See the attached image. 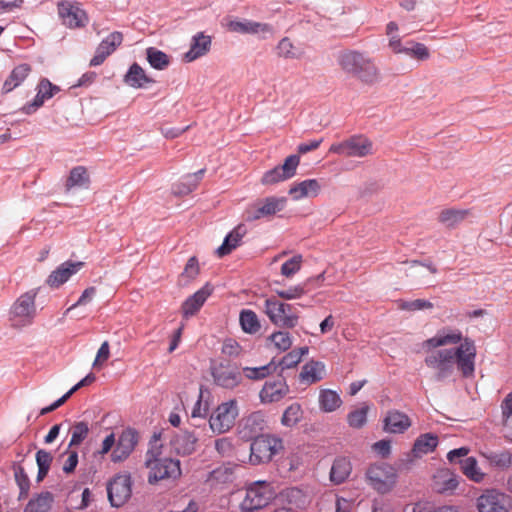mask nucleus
Instances as JSON below:
<instances>
[{"mask_svg": "<svg viewBox=\"0 0 512 512\" xmlns=\"http://www.w3.org/2000/svg\"><path fill=\"white\" fill-rule=\"evenodd\" d=\"M476 507L478 512H508L509 502L504 493L487 489L477 498Z\"/></svg>", "mask_w": 512, "mask_h": 512, "instance_id": "obj_15", "label": "nucleus"}, {"mask_svg": "<svg viewBox=\"0 0 512 512\" xmlns=\"http://www.w3.org/2000/svg\"><path fill=\"white\" fill-rule=\"evenodd\" d=\"M458 484V476L447 468L437 470L433 476V489L440 494L452 493Z\"/></svg>", "mask_w": 512, "mask_h": 512, "instance_id": "obj_22", "label": "nucleus"}, {"mask_svg": "<svg viewBox=\"0 0 512 512\" xmlns=\"http://www.w3.org/2000/svg\"><path fill=\"white\" fill-rule=\"evenodd\" d=\"M276 370L273 362L260 367H245L243 371L245 376L251 380H261L272 374Z\"/></svg>", "mask_w": 512, "mask_h": 512, "instance_id": "obj_51", "label": "nucleus"}, {"mask_svg": "<svg viewBox=\"0 0 512 512\" xmlns=\"http://www.w3.org/2000/svg\"><path fill=\"white\" fill-rule=\"evenodd\" d=\"M266 419L262 412H253L240 423L237 433L241 440L252 441L250 448H283L282 439L271 433H264Z\"/></svg>", "mask_w": 512, "mask_h": 512, "instance_id": "obj_2", "label": "nucleus"}, {"mask_svg": "<svg viewBox=\"0 0 512 512\" xmlns=\"http://www.w3.org/2000/svg\"><path fill=\"white\" fill-rule=\"evenodd\" d=\"M275 491L270 482L258 480L246 487V495L240 503L241 512H254L266 507L274 498Z\"/></svg>", "mask_w": 512, "mask_h": 512, "instance_id": "obj_5", "label": "nucleus"}, {"mask_svg": "<svg viewBox=\"0 0 512 512\" xmlns=\"http://www.w3.org/2000/svg\"><path fill=\"white\" fill-rule=\"evenodd\" d=\"M321 191V185L317 179H307L294 184L289 189V195L298 201L306 197H316Z\"/></svg>", "mask_w": 512, "mask_h": 512, "instance_id": "obj_28", "label": "nucleus"}, {"mask_svg": "<svg viewBox=\"0 0 512 512\" xmlns=\"http://www.w3.org/2000/svg\"><path fill=\"white\" fill-rule=\"evenodd\" d=\"M247 229L244 224L237 225L224 239L222 245L217 249L219 257L230 254L240 246L242 238L246 235Z\"/></svg>", "mask_w": 512, "mask_h": 512, "instance_id": "obj_32", "label": "nucleus"}, {"mask_svg": "<svg viewBox=\"0 0 512 512\" xmlns=\"http://www.w3.org/2000/svg\"><path fill=\"white\" fill-rule=\"evenodd\" d=\"M366 477L373 489L381 494L390 492L398 479L396 468L387 464L371 465L366 472Z\"/></svg>", "mask_w": 512, "mask_h": 512, "instance_id": "obj_11", "label": "nucleus"}, {"mask_svg": "<svg viewBox=\"0 0 512 512\" xmlns=\"http://www.w3.org/2000/svg\"><path fill=\"white\" fill-rule=\"evenodd\" d=\"M351 469V463L347 458L335 459L330 471V480L335 484L343 483L350 475Z\"/></svg>", "mask_w": 512, "mask_h": 512, "instance_id": "obj_38", "label": "nucleus"}, {"mask_svg": "<svg viewBox=\"0 0 512 512\" xmlns=\"http://www.w3.org/2000/svg\"><path fill=\"white\" fill-rule=\"evenodd\" d=\"M299 163L300 157L298 155L288 156L282 165L266 171L261 178V183L263 185H274L292 178L296 174Z\"/></svg>", "mask_w": 512, "mask_h": 512, "instance_id": "obj_14", "label": "nucleus"}, {"mask_svg": "<svg viewBox=\"0 0 512 512\" xmlns=\"http://www.w3.org/2000/svg\"><path fill=\"white\" fill-rule=\"evenodd\" d=\"M155 450H148L145 464L149 469L148 482L157 483L165 478H176L180 475V462L171 458H160Z\"/></svg>", "mask_w": 512, "mask_h": 512, "instance_id": "obj_7", "label": "nucleus"}, {"mask_svg": "<svg viewBox=\"0 0 512 512\" xmlns=\"http://www.w3.org/2000/svg\"><path fill=\"white\" fill-rule=\"evenodd\" d=\"M429 450H409L395 463L398 470L410 469L414 462L426 454Z\"/></svg>", "mask_w": 512, "mask_h": 512, "instance_id": "obj_53", "label": "nucleus"}, {"mask_svg": "<svg viewBox=\"0 0 512 512\" xmlns=\"http://www.w3.org/2000/svg\"><path fill=\"white\" fill-rule=\"evenodd\" d=\"M124 82L132 88L140 89L155 81L146 74L138 63H133L124 76Z\"/></svg>", "mask_w": 512, "mask_h": 512, "instance_id": "obj_34", "label": "nucleus"}, {"mask_svg": "<svg viewBox=\"0 0 512 512\" xmlns=\"http://www.w3.org/2000/svg\"><path fill=\"white\" fill-rule=\"evenodd\" d=\"M438 445V436L433 433H425L420 435L412 448H436Z\"/></svg>", "mask_w": 512, "mask_h": 512, "instance_id": "obj_60", "label": "nucleus"}, {"mask_svg": "<svg viewBox=\"0 0 512 512\" xmlns=\"http://www.w3.org/2000/svg\"><path fill=\"white\" fill-rule=\"evenodd\" d=\"M302 262L303 258L301 255L293 256L282 264L281 274L287 278L292 277L301 269Z\"/></svg>", "mask_w": 512, "mask_h": 512, "instance_id": "obj_57", "label": "nucleus"}, {"mask_svg": "<svg viewBox=\"0 0 512 512\" xmlns=\"http://www.w3.org/2000/svg\"><path fill=\"white\" fill-rule=\"evenodd\" d=\"M32 71L31 65L22 63L13 68L9 76L3 83L2 92L9 93L19 87Z\"/></svg>", "mask_w": 512, "mask_h": 512, "instance_id": "obj_31", "label": "nucleus"}, {"mask_svg": "<svg viewBox=\"0 0 512 512\" xmlns=\"http://www.w3.org/2000/svg\"><path fill=\"white\" fill-rule=\"evenodd\" d=\"M369 407L363 405L361 408L350 412L347 416L348 424L353 428H361L367 421Z\"/></svg>", "mask_w": 512, "mask_h": 512, "instance_id": "obj_55", "label": "nucleus"}, {"mask_svg": "<svg viewBox=\"0 0 512 512\" xmlns=\"http://www.w3.org/2000/svg\"><path fill=\"white\" fill-rule=\"evenodd\" d=\"M107 494L111 506H123L132 495V479L128 473L115 475L107 484Z\"/></svg>", "mask_w": 512, "mask_h": 512, "instance_id": "obj_13", "label": "nucleus"}, {"mask_svg": "<svg viewBox=\"0 0 512 512\" xmlns=\"http://www.w3.org/2000/svg\"><path fill=\"white\" fill-rule=\"evenodd\" d=\"M433 303L425 299H415L412 301H400L398 307L401 310L417 311L423 309H432Z\"/></svg>", "mask_w": 512, "mask_h": 512, "instance_id": "obj_59", "label": "nucleus"}, {"mask_svg": "<svg viewBox=\"0 0 512 512\" xmlns=\"http://www.w3.org/2000/svg\"><path fill=\"white\" fill-rule=\"evenodd\" d=\"M288 393V386L283 379L268 381L261 389L259 396L262 403L280 401Z\"/></svg>", "mask_w": 512, "mask_h": 512, "instance_id": "obj_24", "label": "nucleus"}, {"mask_svg": "<svg viewBox=\"0 0 512 512\" xmlns=\"http://www.w3.org/2000/svg\"><path fill=\"white\" fill-rule=\"evenodd\" d=\"M110 357V345L108 341H104L96 354L93 362L94 368H100Z\"/></svg>", "mask_w": 512, "mask_h": 512, "instance_id": "obj_64", "label": "nucleus"}, {"mask_svg": "<svg viewBox=\"0 0 512 512\" xmlns=\"http://www.w3.org/2000/svg\"><path fill=\"white\" fill-rule=\"evenodd\" d=\"M319 403L323 411L332 412L340 407L342 401L335 391L325 389L320 392Z\"/></svg>", "mask_w": 512, "mask_h": 512, "instance_id": "obj_49", "label": "nucleus"}, {"mask_svg": "<svg viewBox=\"0 0 512 512\" xmlns=\"http://www.w3.org/2000/svg\"><path fill=\"white\" fill-rule=\"evenodd\" d=\"M404 512H461V509L456 505H442L435 507L426 503L418 502L406 506Z\"/></svg>", "mask_w": 512, "mask_h": 512, "instance_id": "obj_48", "label": "nucleus"}, {"mask_svg": "<svg viewBox=\"0 0 512 512\" xmlns=\"http://www.w3.org/2000/svg\"><path fill=\"white\" fill-rule=\"evenodd\" d=\"M212 39L210 36L199 32L193 36L190 49L185 53L184 59L187 62H192L204 55H206L211 48Z\"/></svg>", "mask_w": 512, "mask_h": 512, "instance_id": "obj_26", "label": "nucleus"}, {"mask_svg": "<svg viewBox=\"0 0 512 512\" xmlns=\"http://www.w3.org/2000/svg\"><path fill=\"white\" fill-rule=\"evenodd\" d=\"M280 497L288 511L304 509L309 503L308 495L298 487L286 488L281 492Z\"/></svg>", "mask_w": 512, "mask_h": 512, "instance_id": "obj_23", "label": "nucleus"}, {"mask_svg": "<svg viewBox=\"0 0 512 512\" xmlns=\"http://www.w3.org/2000/svg\"><path fill=\"white\" fill-rule=\"evenodd\" d=\"M53 496L50 492H42L37 497L30 499L24 512H50Z\"/></svg>", "mask_w": 512, "mask_h": 512, "instance_id": "obj_43", "label": "nucleus"}, {"mask_svg": "<svg viewBox=\"0 0 512 512\" xmlns=\"http://www.w3.org/2000/svg\"><path fill=\"white\" fill-rule=\"evenodd\" d=\"M287 199L285 197L269 196L258 199L250 204L244 211V218L248 222L262 218H270L285 209Z\"/></svg>", "mask_w": 512, "mask_h": 512, "instance_id": "obj_9", "label": "nucleus"}, {"mask_svg": "<svg viewBox=\"0 0 512 512\" xmlns=\"http://www.w3.org/2000/svg\"><path fill=\"white\" fill-rule=\"evenodd\" d=\"M242 347L234 339H226L222 345V353L228 357H237L241 354Z\"/></svg>", "mask_w": 512, "mask_h": 512, "instance_id": "obj_63", "label": "nucleus"}, {"mask_svg": "<svg viewBox=\"0 0 512 512\" xmlns=\"http://www.w3.org/2000/svg\"><path fill=\"white\" fill-rule=\"evenodd\" d=\"M475 356L474 342L465 339L456 349H433L427 353L424 362L433 370L435 380L440 382L452 376L455 365L464 377L471 376L474 372Z\"/></svg>", "mask_w": 512, "mask_h": 512, "instance_id": "obj_1", "label": "nucleus"}, {"mask_svg": "<svg viewBox=\"0 0 512 512\" xmlns=\"http://www.w3.org/2000/svg\"><path fill=\"white\" fill-rule=\"evenodd\" d=\"M39 289L34 288L21 294L9 311V320L14 328H23L33 323L37 314L35 299Z\"/></svg>", "mask_w": 512, "mask_h": 512, "instance_id": "obj_4", "label": "nucleus"}, {"mask_svg": "<svg viewBox=\"0 0 512 512\" xmlns=\"http://www.w3.org/2000/svg\"><path fill=\"white\" fill-rule=\"evenodd\" d=\"M60 91V88L52 84L48 79L43 78L37 85V94L32 102L26 103L22 107V111L25 114H32L38 110L46 100L52 98L55 94Z\"/></svg>", "mask_w": 512, "mask_h": 512, "instance_id": "obj_18", "label": "nucleus"}, {"mask_svg": "<svg viewBox=\"0 0 512 512\" xmlns=\"http://www.w3.org/2000/svg\"><path fill=\"white\" fill-rule=\"evenodd\" d=\"M277 295L286 300H293L302 297L305 294L303 285H296L285 290H276Z\"/></svg>", "mask_w": 512, "mask_h": 512, "instance_id": "obj_61", "label": "nucleus"}, {"mask_svg": "<svg viewBox=\"0 0 512 512\" xmlns=\"http://www.w3.org/2000/svg\"><path fill=\"white\" fill-rule=\"evenodd\" d=\"M470 450H449L447 458L450 462H454L458 458L465 457L460 460L461 470L463 474L474 482H481L484 473L481 472L478 463L474 457H467Z\"/></svg>", "mask_w": 512, "mask_h": 512, "instance_id": "obj_16", "label": "nucleus"}, {"mask_svg": "<svg viewBox=\"0 0 512 512\" xmlns=\"http://www.w3.org/2000/svg\"><path fill=\"white\" fill-rule=\"evenodd\" d=\"M404 54L418 61H426L431 56L430 51L426 45L412 40L405 43Z\"/></svg>", "mask_w": 512, "mask_h": 512, "instance_id": "obj_47", "label": "nucleus"}, {"mask_svg": "<svg viewBox=\"0 0 512 512\" xmlns=\"http://www.w3.org/2000/svg\"><path fill=\"white\" fill-rule=\"evenodd\" d=\"M239 415L236 400L223 402L216 407L209 418V425L214 433L222 434L229 431Z\"/></svg>", "mask_w": 512, "mask_h": 512, "instance_id": "obj_10", "label": "nucleus"}, {"mask_svg": "<svg viewBox=\"0 0 512 512\" xmlns=\"http://www.w3.org/2000/svg\"><path fill=\"white\" fill-rule=\"evenodd\" d=\"M96 380V377L93 373H89L86 377L80 380L76 385H74L67 393H65L61 398L56 400L51 405L44 407L40 411V415H46L60 406H62L76 391L80 388L92 384Z\"/></svg>", "mask_w": 512, "mask_h": 512, "instance_id": "obj_37", "label": "nucleus"}, {"mask_svg": "<svg viewBox=\"0 0 512 512\" xmlns=\"http://www.w3.org/2000/svg\"><path fill=\"white\" fill-rule=\"evenodd\" d=\"M329 153L362 158L374 154V145L366 136L354 135L344 141L332 144Z\"/></svg>", "mask_w": 512, "mask_h": 512, "instance_id": "obj_8", "label": "nucleus"}, {"mask_svg": "<svg viewBox=\"0 0 512 512\" xmlns=\"http://www.w3.org/2000/svg\"><path fill=\"white\" fill-rule=\"evenodd\" d=\"M324 375V363L320 361L311 360L302 367L300 379L305 383L312 384L322 380Z\"/></svg>", "mask_w": 512, "mask_h": 512, "instance_id": "obj_36", "label": "nucleus"}, {"mask_svg": "<svg viewBox=\"0 0 512 512\" xmlns=\"http://www.w3.org/2000/svg\"><path fill=\"white\" fill-rule=\"evenodd\" d=\"M482 455L491 466L498 469H506L512 464V456L509 450H484Z\"/></svg>", "mask_w": 512, "mask_h": 512, "instance_id": "obj_39", "label": "nucleus"}, {"mask_svg": "<svg viewBox=\"0 0 512 512\" xmlns=\"http://www.w3.org/2000/svg\"><path fill=\"white\" fill-rule=\"evenodd\" d=\"M61 23L69 29H81L89 23L87 12L77 1L62 0L57 3Z\"/></svg>", "mask_w": 512, "mask_h": 512, "instance_id": "obj_12", "label": "nucleus"}, {"mask_svg": "<svg viewBox=\"0 0 512 512\" xmlns=\"http://www.w3.org/2000/svg\"><path fill=\"white\" fill-rule=\"evenodd\" d=\"M462 340V333L458 330L443 329L434 337L427 339L423 347L427 349H436L441 346L457 344Z\"/></svg>", "mask_w": 512, "mask_h": 512, "instance_id": "obj_29", "label": "nucleus"}, {"mask_svg": "<svg viewBox=\"0 0 512 512\" xmlns=\"http://www.w3.org/2000/svg\"><path fill=\"white\" fill-rule=\"evenodd\" d=\"M338 63L345 73L364 84L373 85L381 79L379 68L365 53L353 50L343 52L338 57Z\"/></svg>", "mask_w": 512, "mask_h": 512, "instance_id": "obj_3", "label": "nucleus"}, {"mask_svg": "<svg viewBox=\"0 0 512 512\" xmlns=\"http://www.w3.org/2000/svg\"><path fill=\"white\" fill-rule=\"evenodd\" d=\"M90 183V176L84 166H76L70 170L65 187L69 191L74 187H87Z\"/></svg>", "mask_w": 512, "mask_h": 512, "instance_id": "obj_41", "label": "nucleus"}, {"mask_svg": "<svg viewBox=\"0 0 512 512\" xmlns=\"http://www.w3.org/2000/svg\"><path fill=\"white\" fill-rule=\"evenodd\" d=\"M246 452L248 462L251 465H261L271 462L282 450H242ZM246 455L243 456L241 462L245 463Z\"/></svg>", "mask_w": 512, "mask_h": 512, "instance_id": "obj_42", "label": "nucleus"}, {"mask_svg": "<svg viewBox=\"0 0 512 512\" xmlns=\"http://www.w3.org/2000/svg\"><path fill=\"white\" fill-rule=\"evenodd\" d=\"M264 312L274 325L282 328H294L299 321V312L294 306L274 297L265 300Z\"/></svg>", "mask_w": 512, "mask_h": 512, "instance_id": "obj_6", "label": "nucleus"}, {"mask_svg": "<svg viewBox=\"0 0 512 512\" xmlns=\"http://www.w3.org/2000/svg\"><path fill=\"white\" fill-rule=\"evenodd\" d=\"M276 49L277 55L284 59H299L303 55V51L295 46L288 37L282 38Z\"/></svg>", "mask_w": 512, "mask_h": 512, "instance_id": "obj_46", "label": "nucleus"}, {"mask_svg": "<svg viewBox=\"0 0 512 512\" xmlns=\"http://www.w3.org/2000/svg\"><path fill=\"white\" fill-rule=\"evenodd\" d=\"M303 411L300 404L293 403L286 408L282 416V424L285 426H293L301 419Z\"/></svg>", "mask_w": 512, "mask_h": 512, "instance_id": "obj_54", "label": "nucleus"}, {"mask_svg": "<svg viewBox=\"0 0 512 512\" xmlns=\"http://www.w3.org/2000/svg\"><path fill=\"white\" fill-rule=\"evenodd\" d=\"M308 351V347L305 346L287 353L280 362L282 370L296 367L301 362L303 356L308 354Z\"/></svg>", "mask_w": 512, "mask_h": 512, "instance_id": "obj_50", "label": "nucleus"}, {"mask_svg": "<svg viewBox=\"0 0 512 512\" xmlns=\"http://www.w3.org/2000/svg\"><path fill=\"white\" fill-rule=\"evenodd\" d=\"M269 339L274 344V346L281 351L288 350L292 345L290 333L287 331L274 332L270 335Z\"/></svg>", "mask_w": 512, "mask_h": 512, "instance_id": "obj_58", "label": "nucleus"}, {"mask_svg": "<svg viewBox=\"0 0 512 512\" xmlns=\"http://www.w3.org/2000/svg\"><path fill=\"white\" fill-rule=\"evenodd\" d=\"M272 461L280 472L293 471V464H289V450H282Z\"/></svg>", "mask_w": 512, "mask_h": 512, "instance_id": "obj_62", "label": "nucleus"}, {"mask_svg": "<svg viewBox=\"0 0 512 512\" xmlns=\"http://www.w3.org/2000/svg\"><path fill=\"white\" fill-rule=\"evenodd\" d=\"M123 42V34L119 31L112 32L97 46L90 66L101 65L108 56H110Z\"/></svg>", "mask_w": 512, "mask_h": 512, "instance_id": "obj_17", "label": "nucleus"}, {"mask_svg": "<svg viewBox=\"0 0 512 512\" xmlns=\"http://www.w3.org/2000/svg\"><path fill=\"white\" fill-rule=\"evenodd\" d=\"M213 291L212 286L209 284L204 285L201 289L196 291L192 296L188 297L182 304V314L184 318H189L195 315L203 306L207 298Z\"/></svg>", "mask_w": 512, "mask_h": 512, "instance_id": "obj_21", "label": "nucleus"}, {"mask_svg": "<svg viewBox=\"0 0 512 512\" xmlns=\"http://www.w3.org/2000/svg\"><path fill=\"white\" fill-rule=\"evenodd\" d=\"M383 423L384 430L389 433H403L411 425L409 417L397 410L389 411Z\"/></svg>", "mask_w": 512, "mask_h": 512, "instance_id": "obj_30", "label": "nucleus"}, {"mask_svg": "<svg viewBox=\"0 0 512 512\" xmlns=\"http://www.w3.org/2000/svg\"><path fill=\"white\" fill-rule=\"evenodd\" d=\"M65 423L67 425V434L70 435L67 448L82 445L89 435V424L85 421H76L73 423L65 421Z\"/></svg>", "mask_w": 512, "mask_h": 512, "instance_id": "obj_33", "label": "nucleus"}, {"mask_svg": "<svg viewBox=\"0 0 512 512\" xmlns=\"http://www.w3.org/2000/svg\"><path fill=\"white\" fill-rule=\"evenodd\" d=\"M139 438L140 436L136 429L127 427L123 429L122 433L119 435L117 448H135L139 442Z\"/></svg>", "mask_w": 512, "mask_h": 512, "instance_id": "obj_52", "label": "nucleus"}, {"mask_svg": "<svg viewBox=\"0 0 512 512\" xmlns=\"http://www.w3.org/2000/svg\"><path fill=\"white\" fill-rule=\"evenodd\" d=\"M239 321L243 331L249 334H255L261 328L258 316L254 311L249 309L241 311Z\"/></svg>", "mask_w": 512, "mask_h": 512, "instance_id": "obj_45", "label": "nucleus"}, {"mask_svg": "<svg viewBox=\"0 0 512 512\" xmlns=\"http://www.w3.org/2000/svg\"><path fill=\"white\" fill-rule=\"evenodd\" d=\"M470 215V209L446 208L439 212L437 219L445 227L455 228Z\"/></svg>", "mask_w": 512, "mask_h": 512, "instance_id": "obj_35", "label": "nucleus"}, {"mask_svg": "<svg viewBox=\"0 0 512 512\" xmlns=\"http://www.w3.org/2000/svg\"><path fill=\"white\" fill-rule=\"evenodd\" d=\"M226 26L229 31L241 34L268 33L272 31V27L269 24L250 20H230Z\"/></svg>", "mask_w": 512, "mask_h": 512, "instance_id": "obj_27", "label": "nucleus"}, {"mask_svg": "<svg viewBox=\"0 0 512 512\" xmlns=\"http://www.w3.org/2000/svg\"><path fill=\"white\" fill-rule=\"evenodd\" d=\"M204 173L205 169H201L195 173L184 176L182 181L175 186V194L187 195L194 191L202 180Z\"/></svg>", "mask_w": 512, "mask_h": 512, "instance_id": "obj_40", "label": "nucleus"}, {"mask_svg": "<svg viewBox=\"0 0 512 512\" xmlns=\"http://www.w3.org/2000/svg\"><path fill=\"white\" fill-rule=\"evenodd\" d=\"M83 266V262H64L47 279L51 287H59L65 283L72 275L77 273Z\"/></svg>", "mask_w": 512, "mask_h": 512, "instance_id": "obj_25", "label": "nucleus"}, {"mask_svg": "<svg viewBox=\"0 0 512 512\" xmlns=\"http://www.w3.org/2000/svg\"><path fill=\"white\" fill-rule=\"evenodd\" d=\"M239 470V465L230 462L225 463L212 470L207 478V481L213 487H222L231 484L237 478Z\"/></svg>", "mask_w": 512, "mask_h": 512, "instance_id": "obj_19", "label": "nucleus"}, {"mask_svg": "<svg viewBox=\"0 0 512 512\" xmlns=\"http://www.w3.org/2000/svg\"><path fill=\"white\" fill-rule=\"evenodd\" d=\"M14 476H15L17 485L20 489L19 499H23V498L27 497L28 492H29V488H30L29 478L21 466H17L14 468Z\"/></svg>", "mask_w": 512, "mask_h": 512, "instance_id": "obj_56", "label": "nucleus"}, {"mask_svg": "<svg viewBox=\"0 0 512 512\" xmlns=\"http://www.w3.org/2000/svg\"><path fill=\"white\" fill-rule=\"evenodd\" d=\"M212 376L218 386L233 389L241 382V373L237 368L220 364L212 369Z\"/></svg>", "mask_w": 512, "mask_h": 512, "instance_id": "obj_20", "label": "nucleus"}, {"mask_svg": "<svg viewBox=\"0 0 512 512\" xmlns=\"http://www.w3.org/2000/svg\"><path fill=\"white\" fill-rule=\"evenodd\" d=\"M146 58L148 63L157 70H164L170 65V57L163 51L149 47L146 49Z\"/></svg>", "mask_w": 512, "mask_h": 512, "instance_id": "obj_44", "label": "nucleus"}]
</instances>
